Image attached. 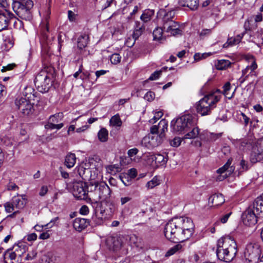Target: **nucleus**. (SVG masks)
<instances>
[{
	"label": "nucleus",
	"mask_w": 263,
	"mask_h": 263,
	"mask_svg": "<svg viewBox=\"0 0 263 263\" xmlns=\"http://www.w3.org/2000/svg\"><path fill=\"white\" fill-rule=\"evenodd\" d=\"M48 191L47 185H43L39 190V194L41 196H45Z\"/></svg>",
	"instance_id": "nucleus-58"
},
{
	"label": "nucleus",
	"mask_w": 263,
	"mask_h": 263,
	"mask_svg": "<svg viewBox=\"0 0 263 263\" xmlns=\"http://www.w3.org/2000/svg\"><path fill=\"white\" fill-rule=\"evenodd\" d=\"M182 248L181 245H177L171 248L166 253V256H171L175 254L177 251L180 250Z\"/></svg>",
	"instance_id": "nucleus-49"
},
{
	"label": "nucleus",
	"mask_w": 263,
	"mask_h": 263,
	"mask_svg": "<svg viewBox=\"0 0 263 263\" xmlns=\"http://www.w3.org/2000/svg\"><path fill=\"white\" fill-rule=\"evenodd\" d=\"M238 118L240 121L243 123L245 126H246L248 125L250 122V118L248 117L244 113L241 112L240 114L238 115Z\"/></svg>",
	"instance_id": "nucleus-44"
},
{
	"label": "nucleus",
	"mask_w": 263,
	"mask_h": 263,
	"mask_svg": "<svg viewBox=\"0 0 263 263\" xmlns=\"http://www.w3.org/2000/svg\"><path fill=\"white\" fill-rule=\"evenodd\" d=\"M178 3L181 7H188L191 10H196L199 6V0H179Z\"/></svg>",
	"instance_id": "nucleus-19"
},
{
	"label": "nucleus",
	"mask_w": 263,
	"mask_h": 263,
	"mask_svg": "<svg viewBox=\"0 0 263 263\" xmlns=\"http://www.w3.org/2000/svg\"><path fill=\"white\" fill-rule=\"evenodd\" d=\"M194 225L188 217H176L166 224L164 230L165 237L174 243L183 242L189 239L194 231Z\"/></svg>",
	"instance_id": "nucleus-1"
},
{
	"label": "nucleus",
	"mask_w": 263,
	"mask_h": 263,
	"mask_svg": "<svg viewBox=\"0 0 263 263\" xmlns=\"http://www.w3.org/2000/svg\"><path fill=\"white\" fill-rule=\"evenodd\" d=\"M96 205V213L100 211V214L102 215V218H107L112 216L116 210V206L112 202H105V206L103 203L99 202H95L94 205Z\"/></svg>",
	"instance_id": "nucleus-10"
},
{
	"label": "nucleus",
	"mask_w": 263,
	"mask_h": 263,
	"mask_svg": "<svg viewBox=\"0 0 263 263\" xmlns=\"http://www.w3.org/2000/svg\"><path fill=\"white\" fill-rule=\"evenodd\" d=\"M121 57L118 53L112 54L110 57V60L112 64H117L121 61Z\"/></svg>",
	"instance_id": "nucleus-48"
},
{
	"label": "nucleus",
	"mask_w": 263,
	"mask_h": 263,
	"mask_svg": "<svg viewBox=\"0 0 263 263\" xmlns=\"http://www.w3.org/2000/svg\"><path fill=\"white\" fill-rule=\"evenodd\" d=\"M220 99V96H217L214 93L205 96L197 103V112L202 116L210 115L212 110L216 107V103Z\"/></svg>",
	"instance_id": "nucleus-5"
},
{
	"label": "nucleus",
	"mask_w": 263,
	"mask_h": 263,
	"mask_svg": "<svg viewBox=\"0 0 263 263\" xmlns=\"http://www.w3.org/2000/svg\"><path fill=\"white\" fill-rule=\"evenodd\" d=\"M90 191L93 188L95 193L98 196L99 199L106 200L110 197L111 191L108 185L104 182H95L90 186Z\"/></svg>",
	"instance_id": "nucleus-9"
},
{
	"label": "nucleus",
	"mask_w": 263,
	"mask_h": 263,
	"mask_svg": "<svg viewBox=\"0 0 263 263\" xmlns=\"http://www.w3.org/2000/svg\"><path fill=\"white\" fill-rule=\"evenodd\" d=\"M88 187L85 182H75L73 183L72 194L77 199L86 200L88 198Z\"/></svg>",
	"instance_id": "nucleus-11"
},
{
	"label": "nucleus",
	"mask_w": 263,
	"mask_h": 263,
	"mask_svg": "<svg viewBox=\"0 0 263 263\" xmlns=\"http://www.w3.org/2000/svg\"><path fill=\"white\" fill-rule=\"evenodd\" d=\"M12 201L14 205L16 210L23 209L27 202V200L25 198V196H14L12 199Z\"/></svg>",
	"instance_id": "nucleus-21"
},
{
	"label": "nucleus",
	"mask_w": 263,
	"mask_h": 263,
	"mask_svg": "<svg viewBox=\"0 0 263 263\" xmlns=\"http://www.w3.org/2000/svg\"><path fill=\"white\" fill-rule=\"evenodd\" d=\"M144 30L145 25L144 23H141L138 21L135 22V29L132 35L133 39H135V41L137 40L139 37L142 35Z\"/></svg>",
	"instance_id": "nucleus-23"
},
{
	"label": "nucleus",
	"mask_w": 263,
	"mask_h": 263,
	"mask_svg": "<svg viewBox=\"0 0 263 263\" xmlns=\"http://www.w3.org/2000/svg\"><path fill=\"white\" fill-rule=\"evenodd\" d=\"M231 64V63L229 60H221L217 62L215 66L218 70H223L229 67Z\"/></svg>",
	"instance_id": "nucleus-32"
},
{
	"label": "nucleus",
	"mask_w": 263,
	"mask_h": 263,
	"mask_svg": "<svg viewBox=\"0 0 263 263\" xmlns=\"http://www.w3.org/2000/svg\"><path fill=\"white\" fill-rule=\"evenodd\" d=\"M181 142V138L179 137H175L173 140L170 141V144L173 147H178L180 145Z\"/></svg>",
	"instance_id": "nucleus-51"
},
{
	"label": "nucleus",
	"mask_w": 263,
	"mask_h": 263,
	"mask_svg": "<svg viewBox=\"0 0 263 263\" xmlns=\"http://www.w3.org/2000/svg\"><path fill=\"white\" fill-rule=\"evenodd\" d=\"M159 183H160L159 180L157 178L154 177L152 180L147 183L146 186L148 189H153L159 184Z\"/></svg>",
	"instance_id": "nucleus-47"
},
{
	"label": "nucleus",
	"mask_w": 263,
	"mask_h": 263,
	"mask_svg": "<svg viewBox=\"0 0 263 263\" xmlns=\"http://www.w3.org/2000/svg\"><path fill=\"white\" fill-rule=\"evenodd\" d=\"M184 134L183 139H194L199 134V129L195 126H192L190 130L186 132Z\"/></svg>",
	"instance_id": "nucleus-25"
},
{
	"label": "nucleus",
	"mask_w": 263,
	"mask_h": 263,
	"mask_svg": "<svg viewBox=\"0 0 263 263\" xmlns=\"http://www.w3.org/2000/svg\"><path fill=\"white\" fill-rule=\"evenodd\" d=\"M241 146H246L248 145H251L252 142L250 139H243L240 141V142Z\"/></svg>",
	"instance_id": "nucleus-63"
},
{
	"label": "nucleus",
	"mask_w": 263,
	"mask_h": 263,
	"mask_svg": "<svg viewBox=\"0 0 263 263\" xmlns=\"http://www.w3.org/2000/svg\"><path fill=\"white\" fill-rule=\"evenodd\" d=\"M89 225V221L82 218H76L73 222V228L79 232L82 231Z\"/></svg>",
	"instance_id": "nucleus-17"
},
{
	"label": "nucleus",
	"mask_w": 263,
	"mask_h": 263,
	"mask_svg": "<svg viewBox=\"0 0 263 263\" xmlns=\"http://www.w3.org/2000/svg\"><path fill=\"white\" fill-rule=\"evenodd\" d=\"M167 126L168 124L165 120H161L159 123V129L160 132L159 135L163 139L165 137V132L167 130Z\"/></svg>",
	"instance_id": "nucleus-33"
},
{
	"label": "nucleus",
	"mask_w": 263,
	"mask_h": 263,
	"mask_svg": "<svg viewBox=\"0 0 263 263\" xmlns=\"http://www.w3.org/2000/svg\"><path fill=\"white\" fill-rule=\"evenodd\" d=\"M135 41L133 36L132 37H129L125 42V45L128 47H132L135 44Z\"/></svg>",
	"instance_id": "nucleus-59"
},
{
	"label": "nucleus",
	"mask_w": 263,
	"mask_h": 263,
	"mask_svg": "<svg viewBox=\"0 0 263 263\" xmlns=\"http://www.w3.org/2000/svg\"><path fill=\"white\" fill-rule=\"evenodd\" d=\"M76 162V157L74 154L69 153L65 157V164L68 168L74 166Z\"/></svg>",
	"instance_id": "nucleus-28"
},
{
	"label": "nucleus",
	"mask_w": 263,
	"mask_h": 263,
	"mask_svg": "<svg viewBox=\"0 0 263 263\" xmlns=\"http://www.w3.org/2000/svg\"><path fill=\"white\" fill-rule=\"evenodd\" d=\"M14 18V14L9 11H0V32L7 29L11 20Z\"/></svg>",
	"instance_id": "nucleus-15"
},
{
	"label": "nucleus",
	"mask_w": 263,
	"mask_h": 263,
	"mask_svg": "<svg viewBox=\"0 0 263 263\" xmlns=\"http://www.w3.org/2000/svg\"><path fill=\"white\" fill-rule=\"evenodd\" d=\"M197 116L196 114H185L172 121L171 126L174 132L178 134H185L190 130L192 126H195L197 123Z\"/></svg>",
	"instance_id": "nucleus-4"
},
{
	"label": "nucleus",
	"mask_w": 263,
	"mask_h": 263,
	"mask_svg": "<svg viewBox=\"0 0 263 263\" xmlns=\"http://www.w3.org/2000/svg\"><path fill=\"white\" fill-rule=\"evenodd\" d=\"M231 163L232 160L229 159L227 162L222 167L217 170V173L220 174V175L217 177V180L222 181L234 172L235 167L231 166Z\"/></svg>",
	"instance_id": "nucleus-14"
},
{
	"label": "nucleus",
	"mask_w": 263,
	"mask_h": 263,
	"mask_svg": "<svg viewBox=\"0 0 263 263\" xmlns=\"http://www.w3.org/2000/svg\"><path fill=\"white\" fill-rule=\"evenodd\" d=\"M7 188L9 191H15L18 189V187L16 185L15 183L12 182H10L7 185Z\"/></svg>",
	"instance_id": "nucleus-60"
},
{
	"label": "nucleus",
	"mask_w": 263,
	"mask_h": 263,
	"mask_svg": "<svg viewBox=\"0 0 263 263\" xmlns=\"http://www.w3.org/2000/svg\"><path fill=\"white\" fill-rule=\"evenodd\" d=\"M120 167L118 165H111L107 166L106 167L107 172L111 174H115L117 172L119 171Z\"/></svg>",
	"instance_id": "nucleus-46"
},
{
	"label": "nucleus",
	"mask_w": 263,
	"mask_h": 263,
	"mask_svg": "<svg viewBox=\"0 0 263 263\" xmlns=\"http://www.w3.org/2000/svg\"><path fill=\"white\" fill-rule=\"evenodd\" d=\"M16 64H9L8 65H7V66H3L1 71L2 72H5L6 71H8V70H12L15 67H16Z\"/></svg>",
	"instance_id": "nucleus-62"
},
{
	"label": "nucleus",
	"mask_w": 263,
	"mask_h": 263,
	"mask_svg": "<svg viewBox=\"0 0 263 263\" xmlns=\"http://www.w3.org/2000/svg\"><path fill=\"white\" fill-rule=\"evenodd\" d=\"M160 13H163V17H162L161 23L164 24L171 21H176L175 18V12L174 10H171L168 11L166 10H161Z\"/></svg>",
	"instance_id": "nucleus-22"
},
{
	"label": "nucleus",
	"mask_w": 263,
	"mask_h": 263,
	"mask_svg": "<svg viewBox=\"0 0 263 263\" xmlns=\"http://www.w3.org/2000/svg\"><path fill=\"white\" fill-rule=\"evenodd\" d=\"M164 139L159 135L149 134L144 137L141 142L142 146L151 149L160 145Z\"/></svg>",
	"instance_id": "nucleus-12"
},
{
	"label": "nucleus",
	"mask_w": 263,
	"mask_h": 263,
	"mask_svg": "<svg viewBox=\"0 0 263 263\" xmlns=\"http://www.w3.org/2000/svg\"><path fill=\"white\" fill-rule=\"evenodd\" d=\"M41 32L43 36V39L44 40V41L46 42V43L48 44V36L46 34V32H48L49 28L48 26V23H46L45 24H42L40 26Z\"/></svg>",
	"instance_id": "nucleus-34"
},
{
	"label": "nucleus",
	"mask_w": 263,
	"mask_h": 263,
	"mask_svg": "<svg viewBox=\"0 0 263 263\" xmlns=\"http://www.w3.org/2000/svg\"><path fill=\"white\" fill-rule=\"evenodd\" d=\"M132 200V197L130 194L127 195L123 194L120 195V203L121 205H124Z\"/></svg>",
	"instance_id": "nucleus-41"
},
{
	"label": "nucleus",
	"mask_w": 263,
	"mask_h": 263,
	"mask_svg": "<svg viewBox=\"0 0 263 263\" xmlns=\"http://www.w3.org/2000/svg\"><path fill=\"white\" fill-rule=\"evenodd\" d=\"M144 98L148 101H152L155 98V93L153 91H148L145 95Z\"/></svg>",
	"instance_id": "nucleus-55"
},
{
	"label": "nucleus",
	"mask_w": 263,
	"mask_h": 263,
	"mask_svg": "<svg viewBox=\"0 0 263 263\" xmlns=\"http://www.w3.org/2000/svg\"><path fill=\"white\" fill-rule=\"evenodd\" d=\"M211 54V53H204L202 54H201L200 53H196L195 54L194 58L195 61H198L201 59H205Z\"/></svg>",
	"instance_id": "nucleus-50"
},
{
	"label": "nucleus",
	"mask_w": 263,
	"mask_h": 263,
	"mask_svg": "<svg viewBox=\"0 0 263 263\" xmlns=\"http://www.w3.org/2000/svg\"><path fill=\"white\" fill-rule=\"evenodd\" d=\"M222 133L214 134L213 133H208L206 135L207 140L209 142L215 141L217 139L220 138Z\"/></svg>",
	"instance_id": "nucleus-38"
},
{
	"label": "nucleus",
	"mask_w": 263,
	"mask_h": 263,
	"mask_svg": "<svg viewBox=\"0 0 263 263\" xmlns=\"http://www.w3.org/2000/svg\"><path fill=\"white\" fill-rule=\"evenodd\" d=\"M209 201L211 202L213 206H218L222 204L225 200L222 194H215L210 196Z\"/></svg>",
	"instance_id": "nucleus-24"
},
{
	"label": "nucleus",
	"mask_w": 263,
	"mask_h": 263,
	"mask_svg": "<svg viewBox=\"0 0 263 263\" xmlns=\"http://www.w3.org/2000/svg\"><path fill=\"white\" fill-rule=\"evenodd\" d=\"M4 207L5 208L6 211L8 213H11L16 210L15 207H14V205H13V203L12 201L11 202H7L5 203L4 204Z\"/></svg>",
	"instance_id": "nucleus-45"
},
{
	"label": "nucleus",
	"mask_w": 263,
	"mask_h": 263,
	"mask_svg": "<svg viewBox=\"0 0 263 263\" xmlns=\"http://www.w3.org/2000/svg\"><path fill=\"white\" fill-rule=\"evenodd\" d=\"M261 250L258 244L250 243L247 246L245 256L250 263H257L260 261Z\"/></svg>",
	"instance_id": "nucleus-8"
},
{
	"label": "nucleus",
	"mask_w": 263,
	"mask_h": 263,
	"mask_svg": "<svg viewBox=\"0 0 263 263\" xmlns=\"http://www.w3.org/2000/svg\"><path fill=\"white\" fill-rule=\"evenodd\" d=\"M13 9L14 11L23 20L32 22L33 20V2L32 0H24V2H14Z\"/></svg>",
	"instance_id": "nucleus-6"
},
{
	"label": "nucleus",
	"mask_w": 263,
	"mask_h": 263,
	"mask_svg": "<svg viewBox=\"0 0 263 263\" xmlns=\"http://www.w3.org/2000/svg\"><path fill=\"white\" fill-rule=\"evenodd\" d=\"M80 212L81 214L87 215L89 212V209L87 205H83L80 210Z\"/></svg>",
	"instance_id": "nucleus-64"
},
{
	"label": "nucleus",
	"mask_w": 263,
	"mask_h": 263,
	"mask_svg": "<svg viewBox=\"0 0 263 263\" xmlns=\"http://www.w3.org/2000/svg\"><path fill=\"white\" fill-rule=\"evenodd\" d=\"M163 116V112L161 111H158L156 112L153 118L149 120V122L152 124L156 123L157 120L159 119Z\"/></svg>",
	"instance_id": "nucleus-53"
},
{
	"label": "nucleus",
	"mask_w": 263,
	"mask_h": 263,
	"mask_svg": "<svg viewBox=\"0 0 263 263\" xmlns=\"http://www.w3.org/2000/svg\"><path fill=\"white\" fill-rule=\"evenodd\" d=\"M63 126H64V124L63 123L55 124L53 122H50L49 121V122L48 123V124H47L45 125V127L46 129H53L56 128L57 129H60L62 127H63Z\"/></svg>",
	"instance_id": "nucleus-42"
},
{
	"label": "nucleus",
	"mask_w": 263,
	"mask_h": 263,
	"mask_svg": "<svg viewBox=\"0 0 263 263\" xmlns=\"http://www.w3.org/2000/svg\"><path fill=\"white\" fill-rule=\"evenodd\" d=\"M108 132L105 128H102L98 133V137L100 141L106 142L108 140Z\"/></svg>",
	"instance_id": "nucleus-31"
},
{
	"label": "nucleus",
	"mask_w": 263,
	"mask_h": 263,
	"mask_svg": "<svg viewBox=\"0 0 263 263\" xmlns=\"http://www.w3.org/2000/svg\"><path fill=\"white\" fill-rule=\"evenodd\" d=\"M26 102L24 103V107H22L20 110H22V113L24 115H29L32 114V108L33 107V104L31 103V95L28 96L26 95Z\"/></svg>",
	"instance_id": "nucleus-20"
},
{
	"label": "nucleus",
	"mask_w": 263,
	"mask_h": 263,
	"mask_svg": "<svg viewBox=\"0 0 263 263\" xmlns=\"http://www.w3.org/2000/svg\"><path fill=\"white\" fill-rule=\"evenodd\" d=\"M89 41V36L86 34H81L78 38V47L80 49H82L84 48H85Z\"/></svg>",
	"instance_id": "nucleus-27"
},
{
	"label": "nucleus",
	"mask_w": 263,
	"mask_h": 263,
	"mask_svg": "<svg viewBox=\"0 0 263 263\" xmlns=\"http://www.w3.org/2000/svg\"><path fill=\"white\" fill-rule=\"evenodd\" d=\"M211 33V30L205 29H203L200 33V37L203 39L205 36L209 35Z\"/></svg>",
	"instance_id": "nucleus-61"
},
{
	"label": "nucleus",
	"mask_w": 263,
	"mask_h": 263,
	"mask_svg": "<svg viewBox=\"0 0 263 263\" xmlns=\"http://www.w3.org/2000/svg\"><path fill=\"white\" fill-rule=\"evenodd\" d=\"M106 243L109 250L117 251L121 249L123 242L120 237L111 236L107 238Z\"/></svg>",
	"instance_id": "nucleus-16"
},
{
	"label": "nucleus",
	"mask_w": 263,
	"mask_h": 263,
	"mask_svg": "<svg viewBox=\"0 0 263 263\" xmlns=\"http://www.w3.org/2000/svg\"><path fill=\"white\" fill-rule=\"evenodd\" d=\"M161 73H162V70H160L159 71H156L151 75V76L148 78V80H151V81L156 80L160 77Z\"/></svg>",
	"instance_id": "nucleus-52"
},
{
	"label": "nucleus",
	"mask_w": 263,
	"mask_h": 263,
	"mask_svg": "<svg viewBox=\"0 0 263 263\" xmlns=\"http://www.w3.org/2000/svg\"><path fill=\"white\" fill-rule=\"evenodd\" d=\"M242 37L239 35L235 37H230L227 42L223 45V48H228L229 46H232L238 44L241 41Z\"/></svg>",
	"instance_id": "nucleus-29"
},
{
	"label": "nucleus",
	"mask_w": 263,
	"mask_h": 263,
	"mask_svg": "<svg viewBox=\"0 0 263 263\" xmlns=\"http://www.w3.org/2000/svg\"><path fill=\"white\" fill-rule=\"evenodd\" d=\"M237 253V244L232 237L225 236L218 240L216 255L219 260L230 262L235 258Z\"/></svg>",
	"instance_id": "nucleus-2"
},
{
	"label": "nucleus",
	"mask_w": 263,
	"mask_h": 263,
	"mask_svg": "<svg viewBox=\"0 0 263 263\" xmlns=\"http://www.w3.org/2000/svg\"><path fill=\"white\" fill-rule=\"evenodd\" d=\"M223 88L224 95H225V96H226L227 97H228L229 99L231 98L232 97V96H230V97L229 96L228 92V91H229L231 88V84L229 82L226 83L225 84V85L223 86Z\"/></svg>",
	"instance_id": "nucleus-56"
},
{
	"label": "nucleus",
	"mask_w": 263,
	"mask_h": 263,
	"mask_svg": "<svg viewBox=\"0 0 263 263\" xmlns=\"http://www.w3.org/2000/svg\"><path fill=\"white\" fill-rule=\"evenodd\" d=\"M152 159L155 161L156 163L162 165L166 164L167 161V159L165 156L160 154H156L153 155Z\"/></svg>",
	"instance_id": "nucleus-30"
},
{
	"label": "nucleus",
	"mask_w": 263,
	"mask_h": 263,
	"mask_svg": "<svg viewBox=\"0 0 263 263\" xmlns=\"http://www.w3.org/2000/svg\"><path fill=\"white\" fill-rule=\"evenodd\" d=\"M18 249H20L18 246H14L13 248V249L14 250V251L7 250L4 254V258L5 259L8 257L11 259V261H15V259H16L17 260L18 258V260H21L22 254L18 252Z\"/></svg>",
	"instance_id": "nucleus-18"
},
{
	"label": "nucleus",
	"mask_w": 263,
	"mask_h": 263,
	"mask_svg": "<svg viewBox=\"0 0 263 263\" xmlns=\"http://www.w3.org/2000/svg\"><path fill=\"white\" fill-rule=\"evenodd\" d=\"M166 33L172 36H176L177 35L182 34V30L180 29V25L178 22H175V25H172L170 27L169 30H167Z\"/></svg>",
	"instance_id": "nucleus-26"
},
{
	"label": "nucleus",
	"mask_w": 263,
	"mask_h": 263,
	"mask_svg": "<svg viewBox=\"0 0 263 263\" xmlns=\"http://www.w3.org/2000/svg\"><path fill=\"white\" fill-rule=\"evenodd\" d=\"M110 123L112 126H121L122 125V121L118 115L113 116L110 120Z\"/></svg>",
	"instance_id": "nucleus-40"
},
{
	"label": "nucleus",
	"mask_w": 263,
	"mask_h": 263,
	"mask_svg": "<svg viewBox=\"0 0 263 263\" xmlns=\"http://www.w3.org/2000/svg\"><path fill=\"white\" fill-rule=\"evenodd\" d=\"M164 31L163 27H158L156 28L153 33L154 40H160L162 37L163 32Z\"/></svg>",
	"instance_id": "nucleus-35"
},
{
	"label": "nucleus",
	"mask_w": 263,
	"mask_h": 263,
	"mask_svg": "<svg viewBox=\"0 0 263 263\" xmlns=\"http://www.w3.org/2000/svg\"><path fill=\"white\" fill-rule=\"evenodd\" d=\"M26 98L21 97L17 98L15 100V105L17 108L20 110L22 107H24V103L26 102Z\"/></svg>",
	"instance_id": "nucleus-43"
},
{
	"label": "nucleus",
	"mask_w": 263,
	"mask_h": 263,
	"mask_svg": "<svg viewBox=\"0 0 263 263\" xmlns=\"http://www.w3.org/2000/svg\"><path fill=\"white\" fill-rule=\"evenodd\" d=\"M51 258L47 255H44L40 258L39 263H52Z\"/></svg>",
	"instance_id": "nucleus-54"
},
{
	"label": "nucleus",
	"mask_w": 263,
	"mask_h": 263,
	"mask_svg": "<svg viewBox=\"0 0 263 263\" xmlns=\"http://www.w3.org/2000/svg\"><path fill=\"white\" fill-rule=\"evenodd\" d=\"M52 83L51 78L45 70L38 74L34 80L37 90L42 93L48 92L52 85Z\"/></svg>",
	"instance_id": "nucleus-7"
},
{
	"label": "nucleus",
	"mask_w": 263,
	"mask_h": 263,
	"mask_svg": "<svg viewBox=\"0 0 263 263\" xmlns=\"http://www.w3.org/2000/svg\"><path fill=\"white\" fill-rule=\"evenodd\" d=\"M262 214H263V194L256 198L242 213L243 222L247 226H253L257 223L258 217Z\"/></svg>",
	"instance_id": "nucleus-3"
},
{
	"label": "nucleus",
	"mask_w": 263,
	"mask_h": 263,
	"mask_svg": "<svg viewBox=\"0 0 263 263\" xmlns=\"http://www.w3.org/2000/svg\"><path fill=\"white\" fill-rule=\"evenodd\" d=\"M63 118V114L62 112H59L55 115H51L49 118V121L57 123L59 121H61Z\"/></svg>",
	"instance_id": "nucleus-39"
},
{
	"label": "nucleus",
	"mask_w": 263,
	"mask_h": 263,
	"mask_svg": "<svg viewBox=\"0 0 263 263\" xmlns=\"http://www.w3.org/2000/svg\"><path fill=\"white\" fill-rule=\"evenodd\" d=\"M153 14V11H151V10L146 11L141 15L140 18L144 23L147 22L148 21L151 20Z\"/></svg>",
	"instance_id": "nucleus-37"
},
{
	"label": "nucleus",
	"mask_w": 263,
	"mask_h": 263,
	"mask_svg": "<svg viewBox=\"0 0 263 263\" xmlns=\"http://www.w3.org/2000/svg\"><path fill=\"white\" fill-rule=\"evenodd\" d=\"M176 22V21H171L170 22H167V23L162 24V25L164 31L166 32L167 30H169L170 26L173 24L175 25Z\"/></svg>",
	"instance_id": "nucleus-57"
},
{
	"label": "nucleus",
	"mask_w": 263,
	"mask_h": 263,
	"mask_svg": "<svg viewBox=\"0 0 263 263\" xmlns=\"http://www.w3.org/2000/svg\"><path fill=\"white\" fill-rule=\"evenodd\" d=\"M263 159V137L258 139L253 146V154L250 160L253 163L261 161Z\"/></svg>",
	"instance_id": "nucleus-13"
},
{
	"label": "nucleus",
	"mask_w": 263,
	"mask_h": 263,
	"mask_svg": "<svg viewBox=\"0 0 263 263\" xmlns=\"http://www.w3.org/2000/svg\"><path fill=\"white\" fill-rule=\"evenodd\" d=\"M250 168V165L248 162L242 159L240 162V168L238 171V175L239 176L241 172L248 171Z\"/></svg>",
	"instance_id": "nucleus-36"
}]
</instances>
